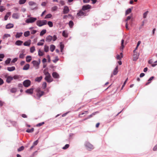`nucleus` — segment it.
I'll return each instance as SVG.
<instances>
[{
    "label": "nucleus",
    "mask_w": 157,
    "mask_h": 157,
    "mask_svg": "<svg viewBox=\"0 0 157 157\" xmlns=\"http://www.w3.org/2000/svg\"><path fill=\"white\" fill-rule=\"evenodd\" d=\"M44 75H45V80L48 82H51L53 81L50 74L45 69L44 71Z\"/></svg>",
    "instance_id": "obj_1"
},
{
    "label": "nucleus",
    "mask_w": 157,
    "mask_h": 157,
    "mask_svg": "<svg viewBox=\"0 0 157 157\" xmlns=\"http://www.w3.org/2000/svg\"><path fill=\"white\" fill-rule=\"evenodd\" d=\"M84 144L86 148L89 151H90L94 149L93 145L88 141L85 142Z\"/></svg>",
    "instance_id": "obj_2"
},
{
    "label": "nucleus",
    "mask_w": 157,
    "mask_h": 157,
    "mask_svg": "<svg viewBox=\"0 0 157 157\" xmlns=\"http://www.w3.org/2000/svg\"><path fill=\"white\" fill-rule=\"evenodd\" d=\"M47 24L46 20H38L36 21V25L39 27H41Z\"/></svg>",
    "instance_id": "obj_3"
},
{
    "label": "nucleus",
    "mask_w": 157,
    "mask_h": 157,
    "mask_svg": "<svg viewBox=\"0 0 157 157\" xmlns=\"http://www.w3.org/2000/svg\"><path fill=\"white\" fill-rule=\"evenodd\" d=\"M37 20L36 17H30L27 19L25 21L26 23L29 24L30 23H33L35 22Z\"/></svg>",
    "instance_id": "obj_4"
},
{
    "label": "nucleus",
    "mask_w": 157,
    "mask_h": 157,
    "mask_svg": "<svg viewBox=\"0 0 157 157\" xmlns=\"http://www.w3.org/2000/svg\"><path fill=\"white\" fill-rule=\"evenodd\" d=\"M36 96L39 99L41 96L43 95L44 94V91H41L40 88H37L36 90Z\"/></svg>",
    "instance_id": "obj_5"
},
{
    "label": "nucleus",
    "mask_w": 157,
    "mask_h": 157,
    "mask_svg": "<svg viewBox=\"0 0 157 157\" xmlns=\"http://www.w3.org/2000/svg\"><path fill=\"white\" fill-rule=\"evenodd\" d=\"M32 63L33 64V66L35 67L36 69H37L39 68V65L40 63V61L39 62L36 60H34L32 61Z\"/></svg>",
    "instance_id": "obj_6"
},
{
    "label": "nucleus",
    "mask_w": 157,
    "mask_h": 157,
    "mask_svg": "<svg viewBox=\"0 0 157 157\" xmlns=\"http://www.w3.org/2000/svg\"><path fill=\"white\" fill-rule=\"evenodd\" d=\"M86 15V13L83 11V10H81L77 13V16L78 17H81L82 16H84Z\"/></svg>",
    "instance_id": "obj_7"
},
{
    "label": "nucleus",
    "mask_w": 157,
    "mask_h": 157,
    "mask_svg": "<svg viewBox=\"0 0 157 157\" xmlns=\"http://www.w3.org/2000/svg\"><path fill=\"white\" fill-rule=\"evenodd\" d=\"M31 82L29 80H25L23 82V85L25 87H28L30 86Z\"/></svg>",
    "instance_id": "obj_8"
},
{
    "label": "nucleus",
    "mask_w": 157,
    "mask_h": 157,
    "mask_svg": "<svg viewBox=\"0 0 157 157\" xmlns=\"http://www.w3.org/2000/svg\"><path fill=\"white\" fill-rule=\"evenodd\" d=\"M133 60L134 61H136L138 58L139 54L137 52H135V50L133 51Z\"/></svg>",
    "instance_id": "obj_9"
},
{
    "label": "nucleus",
    "mask_w": 157,
    "mask_h": 157,
    "mask_svg": "<svg viewBox=\"0 0 157 157\" xmlns=\"http://www.w3.org/2000/svg\"><path fill=\"white\" fill-rule=\"evenodd\" d=\"M69 11V9L68 7L67 6H65L64 7L63 9V14L67 13Z\"/></svg>",
    "instance_id": "obj_10"
},
{
    "label": "nucleus",
    "mask_w": 157,
    "mask_h": 157,
    "mask_svg": "<svg viewBox=\"0 0 157 157\" xmlns=\"http://www.w3.org/2000/svg\"><path fill=\"white\" fill-rule=\"evenodd\" d=\"M29 6H36L34 8L32 9V10L37 9V5H36V3L34 2L33 1L29 2Z\"/></svg>",
    "instance_id": "obj_11"
},
{
    "label": "nucleus",
    "mask_w": 157,
    "mask_h": 157,
    "mask_svg": "<svg viewBox=\"0 0 157 157\" xmlns=\"http://www.w3.org/2000/svg\"><path fill=\"white\" fill-rule=\"evenodd\" d=\"M91 6L89 5L83 6H82V10L84 11L87 10L90 8Z\"/></svg>",
    "instance_id": "obj_12"
},
{
    "label": "nucleus",
    "mask_w": 157,
    "mask_h": 157,
    "mask_svg": "<svg viewBox=\"0 0 157 157\" xmlns=\"http://www.w3.org/2000/svg\"><path fill=\"white\" fill-rule=\"evenodd\" d=\"M12 17L14 19H18L19 18L20 15L17 13H14L12 14Z\"/></svg>",
    "instance_id": "obj_13"
},
{
    "label": "nucleus",
    "mask_w": 157,
    "mask_h": 157,
    "mask_svg": "<svg viewBox=\"0 0 157 157\" xmlns=\"http://www.w3.org/2000/svg\"><path fill=\"white\" fill-rule=\"evenodd\" d=\"M52 36H51L49 35L46 38L45 40L47 42H49L52 40Z\"/></svg>",
    "instance_id": "obj_14"
},
{
    "label": "nucleus",
    "mask_w": 157,
    "mask_h": 157,
    "mask_svg": "<svg viewBox=\"0 0 157 157\" xmlns=\"http://www.w3.org/2000/svg\"><path fill=\"white\" fill-rule=\"evenodd\" d=\"M13 24L11 23H9L6 25V29H10L13 28Z\"/></svg>",
    "instance_id": "obj_15"
},
{
    "label": "nucleus",
    "mask_w": 157,
    "mask_h": 157,
    "mask_svg": "<svg viewBox=\"0 0 157 157\" xmlns=\"http://www.w3.org/2000/svg\"><path fill=\"white\" fill-rule=\"evenodd\" d=\"M25 92L27 94H33V89L31 88L29 89H27L25 91Z\"/></svg>",
    "instance_id": "obj_16"
},
{
    "label": "nucleus",
    "mask_w": 157,
    "mask_h": 157,
    "mask_svg": "<svg viewBox=\"0 0 157 157\" xmlns=\"http://www.w3.org/2000/svg\"><path fill=\"white\" fill-rule=\"evenodd\" d=\"M13 79V78L11 76H8L6 79V82L8 83H10Z\"/></svg>",
    "instance_id": "obj_17"
},
{
    "label": "nucleus",
    "mask_w": 157,
    "mask_h": 157,
    "mask_svg": "<svg viewBox=\"0 0 157 157\" xmlns=\"http://www.w3.org/2000/svg\"><path fill=\"white\" fill-rule=\"evenodd\" d=\"M7 70L9 71H12L15 70V67L14 66L8 67H7Z\"/></svg>",
    "instance_id": "obj_18"
},
{
    "label": "nucleus",
    "mask_w": 157,
    "mask_h": 157,
    "mask_svg": "<svg viewBox=\"0 0 157 157\" xmlns=\"http://www.w3.org/2000/svg\"><path fill=\"white\" fill-rule=\"evenodd\" d=\"M53 77L55 78H58L59 77V75L56 72H53L52 74Z\"/></svg>",
    "instance_id": "obj_19"
},
{
    "label": "nucleus",
    "mask_w": 157,
    "mask_h": 157,
    "mask_svg": "<svg viewBox=\"0 0 157 157\" xmlns=\"http://www.w3.org/2000/svg\"><path fill=\"white\" fill-rule=\"evenodd\" d=\"M118 66H117L116 67L114 68L113 71V74L114 75H116L118 73Z\"/></svg>",
    "instance_id": "obj_20"
},
{
    "label": "nucleus",
    "mask_w": 157,
    "mask_h": 157,
    "mask_svg": "<svg viewBox=\"0 0 157 157\" xmlns=\"http://www.w3.org/2000/svg\"><path fill=\"white\" fill-rule=\"evenodd\" d=\"M23 42L21 40H17L15 43V44L17 45L20 46L22 45Z\"/></svg>",
    "instance_id": "obj_21"
},
{
    "label": "nucleus",
    "mask_w": 157,
    "mask_h": 157,
    "mask_svg": "<svg viewBox=\"0 0 157 157\" xmlns=\"http://www.w3.org/2000/svg\"><path fill=\"white\" fill-rule=\"evenodd\" d=\"M32 60V57L31 56H27L26 58V60L27 62H29Z\"/></svg>",
    "instance_id": "obj_22"
},
{
    "label": "nucleus",
    "mask_w": 157,
    "mask_h": 157,
    "mask_svg": "<svg viewBox=\"0 0 157 157\" xmlns=\"http://www.w3.org/2000/svg\"><path fill=\"white\" fill-rule=\"evenodd\" d=\"M153 63V60L152 59H150L148 61V63L150 64H151V66L152 67H155L157 65V64H152V63Z\"/></svg>",
    "instance_id": "obj_23"
},
{
    "label": "nucleus",
    "mask_w": 157,
    "mask_h": 157,
    "mask_svg": "<svg viewBox=\"0 0 157 157\" xmlns=\"http://www.w3.org/2000/svg\"><path fill=\"white\" fill-rule=\"evenodd\" d=\"M98 113V112H94L92 114H90L89 116L86 119H85L84 120H86L87 119L90 118H91V117H92L93 116L95 115L97 113Z\"/></svg>",
    "instance_id": "obj_24"
},
{
    "label": "nucleus",
    "mask_w": 157,
    "mask_h": 157,
    "mask_svg": "<svg viewBox=\"0 0 157 157\" xmlns=\"http://www.w3.org/2000/svg\"><path fill=\"white\" fill-rule=\"evenodd\" d=\"M29 64H27L24 66L23 69L25 70H28L29 68Z\"/></svg>",
    "instance_id": "obj_25"
},
{
    "label": "nucleus",
    "mask_w": 157,
    "mask_h": 157,
    "mask_svg": "<svg viewBox=\"0 0 157 157\" xmlns=\"http://www.w3.org/2000/svg\"><path fill=\"white\" fill-rule=\"evenodd\" d=\"M22 53L20 54L19 56V57L21 59H23L24 58L25 55L24 54V53L25 52V51L24 50H23L21 51Z\"/></svg>",
    "instance_id": "obj_26"
},
{
    "label": "nucleus",
    "mask_w": 157,
    "mask_h": 157,
    "mask_svg": "<svg viewBox=\"0 0 157 157\" xmlns=\"http://www.w3.org/2000/svg\"><path fill=\"white\" fill-rule=\"evenodd\" d=\"M23 33L22 32L17 33L15 37L17 38H19L21 36Z\"/></svg>",
    "instance_id": "obj_27"
},
{
    "label": "nucleus",
    "mask_w": 157,
    "mask_h": 157,
    "mask_svg": "<svg viewBox=\"0 0 157 157\" xmlns=\"http://www.w3.org/2000/svg\"><path fill=\"white\" fill-rule=\"evenodd\" d=\"M10 14H11L10 12H9L6 13V14L5 16V17H4L5 20L6 21L7 20L8 17L10 16Z\"/></svg>",
    "instance_id": "obj_28"
},
{
    "label": "nucleus",
    "mask_w": 157,
    "mask_h": 157,
    "mask_svg": "<svg viewBox=\"0 0 157 157\" xmlns=\"http://www.w3.org/2000/svg\"><path fill=\"white\" fill-rule=\"evenodd\" d=\"M11 59L10 58H8L5 61V64L6 65H7L9 64L11 61Z\"/></svg>",
    "instance_id": "obj_29"
},
{
    "label": "nucleus",
    "mask_w": 157,
    "mask_h": 157,
    "mask_svg": "<svg viewBox=\"0 0 157 157\" xmlns=\"http://www.w3.org/2000/svg\"><path fill=\"white\" fill-rule=\"evenodd\" d=\"M154 77L153 76H152L150 77L148 80V82H147L146 84V85H147L150 83L151 82V81L153 79Z\"/></svg>",
    "instance_id": "obj_30"
},
{
    "label": "nucleus",
    "mask_w": 157,
    "mask_h": 157,
    "mask_svg": "<svg viewBox=\"0 0 157 157\" xmlns=\"http://www.w3.org/2000/svg\"><path fill=\"white\" fill-rule=\"evenodd\" d=\"M124 43V40L122 39L121 41V46L120 48V50L122 51L124 48V46L123 45Z\"/></svg>",
    "instance_id": "obj_31"
},
{
    "label": "nucleus",
    "mask_w": 157,
    "mask_h": 157,
    "mask_svg": "<svg viewBox=\"0 0 157 157\" xmlns=\"http://www.w3.org/2000/svg\"><path fill=\"white\" fill-rule=\"evenodd\" d=\"M46 32V29L42 30L40 32V36H43Z\"/></svg>",
    "instance_id": "obj_32"
},
{
    "label": "nucleus",
    "mask_w": 157,
    "mask_h": 157,
    "mask_svg": "<svg viewBox=\"0 0 157 157\" xmlns=\"http://www.w3.org/2000/svg\"><path fill=\"white\" fill-rule=\"evenodd\" d=\"M42 78V76H41L39 77H37L36 78L35 81L36 82H40V81Z\"/></svg>",
    "instance_id": "obj_33"
},
{
    "label": "nucleus",
    "mask_w": 157,
    "mask_h": 157,
    "mask_svg": "<svg viewBox=\"0 0 157 157\" xmlns=\"http://www.w3.org/2000/svg\"><path fill=\"white\" fill-rule=\"evenodd\" d=\"M55 48V46L53 45H52L50 46V50L52 52H53Z\"/></svg>",
    "instance_id": "obj_34"
},
{
    "label": "nucleus",
    "mask_w": 157,
    "mask_h": 157,
    "mask_svg": "<svg viewBox=\"0 0 157 157\" xmlns=\"http://www.w3.org/2000/svg\"><path fill=\"white\" fill-rule=\"evenodd\" d=\"M30 32L29 31L25 32L24 33V36L25 37H27L30 35Z\"/></svg>",
    "instance_id": "obj_35"
},
{
    "label": "nucleus",
    "mask_w": 157,
    "mask_h": 157,
    "mask_svg": "<svg viewBox=\"0 0 157 157\" xmlns=\"http://www.w3.org/2000/svg\"><path fill=\"white\" fill-rule=\"evenodd\" d=\"M10 37V35L9 34H5L3 36L2 38L3 39H5L8 37Z\"/></svg>",
    "instance_id": "obj_36"
},
{
    "label": "nucleus",
    "mask_w": 157,
    "mask_h": 157,
    "mask_svg": "<svg viewBox=\"0 0 157 157\" xmlns=\"http://www.w3.org/2000/svg\"><path fill=\"white\" fill-rule=\"evenodd\" d=\"M6 9L3 6H0V12H2L4 11Z\"/></svg>",
    "instance_id": "obj_37"
},
{
    "label": "nucleus",
    "mask_w": 157,
    "mask_h": 157,
    "mask_svg": "<svg viewBox=\"0 0 157 157\" xmlns=\"http://www.w3.org/2000/svg\"><path fill=\"white\" fill-rule=\"evenodd\" d=\"M34 131V129L33 128H32L31 129H28L26 130V132L28 133H31L33 132Z\"/></svg>",
    "instance_id": "obj_38"
},
{
    "label": "nucleus",
    "mask_w": 157,
    "mask_h": 157,
    "mask_svg": "<svg viewBox=\"0 0 157 157\" xmlns=\"http://www.w3.org/2000/svg\"><path fill=\"white\" fill-rule=\"evenodd\" d=\"M49 50V47L48 46L45 45L44 47V51L46 52H48Z\"/></svg>",
    "instance_id": "obj_39"
},
{
    "label": "nucleus",
    "mask_w": 157,
    "mask_h": 157,
    "mask_svg": "<svg viewBox=\"0 0 157 157\" xmlns=\"http://www.w3.org/2000/svg\"><path fill=\"white\" fill-rule=\"evenodd\" d=\"M132 9L131 8H129L125 12V14L126 15H127V14L130 13Z\"/></svg>",
    "instance_id": "obj_40"
},
{
    "label": "nucleus",
    "mask_w": 157,
    "mask_h": 157,
    "mask_svg": "<svg viewBox=\"0 0 157 157\" xmlns=\"http://www.w3.org/2000/svg\"><path fill=\"white\" fill-rule=\"evenodd\" d=\"M63 36L65 37H67L68 36L67 34L66 33L65 31H63L62 33Z\"/></svg>",
    "instance_id": "obj_41"
},
{
    "label": "nucleus",
    "mask_w": 157,
    "mask_h": 157,
    "mask_svg": "<svg viewBox=\"0 0 157 157\" xmlns=\"http://www.w3.org/2000/svg\"><path fill=\"white\" fill-rule=\"evenodd\" d=\"M52 15L51 14H47L44 17L45 19L49 18L52 17Z\"/></svg>",
    "instance_id": "obj_42"
},
{
    "label": "nucleus",
    "mask_w": 157,
    "mask_h": 157,
    "mask_svg": "<svg viewBox=\"0 0 157 157\" xmlns=\"http://www.w3.org/2000/svg\"><path fill=\"white\" fill-rule=\"evenodd\" d=\"M30 44V43L28 41L25 42L23 44L25 46H29Z\"/></svg>",
    "instance_id": "obj_43"
},
{
    "label": "nucleus",
    "mask_w": 157,
    "mask_h": 157,
    "mask_svg": "<svg viewBox=\"0 0 157 157\" xmlns=\"http://www.w3.org/2000/svg\"><path fill=\"white\" fill-rule=\"evenodd\" d=\"M38 53L39 56H42L44 55V52H42L40 50H39L38 51Z\"/></svg>",
    "instance_id": "obj_44"
},
{
    "label": "nucleus",
    "mask_w": 157,
    "mask_h": 157,
    "mask_svg": "<svg viewBox=\"0 0 157 157\" xmlns=\"http://www.w3.org/2000/svg\"><path fill=\"white\" fill-rule=\"evenodd\" d=\"M26 0H20L19 1V3L20 4H24Z\"/></svg>",
    "instance_id": "obj_45"
},
{
    "label": "nucleus",
    "mask_w": 157,
    "mask_h": 157,
    "mask_svg": "<svg viewBox=\"0 0 157 157\" xmlns=\"http://www.w3.org/2000/svg\"><path fill=\"white\" fill-rule=\"evenodd\" d=\"M69 25L70 26V28H71L73 27V25H74L73 22L72 21H70L69 22Z\"/></svg>",
    "instance_id": "obj_46"
},
{
    "label": "nucleus",
    "mask_w": 157,
    "mask_h": 157,
    "mask_svg": "<svg viewBox=\"0 0 157 157\" xmlns=\"http://www.w3.org/2000/svg\"><path fill=\"white\" fill-rule=\"evenodd\" d=\"M148 13V11H147L144 13L143 17L144 18H145L147 17V15Z\"/></svg>",
    "instance_id": "obj_47"
},
{
    "label": "nucleus",
    "mask_w": 157,
    "mask_h": 157,
    "mask_svg": "<svg viewBox=\"0 0 157 157\" xmlns=\"http://www.w3.org/2000/svg\"><path fill=\"white\" fill-rule=\"evenodd\" d=\"M5 56L3 54H0V61L2 60V59Z\"/></svg>",
    "instance_id": "obj_48"
},
{
    "label": "nucleus",
    "mask_w": 157,
    "mask_h": 157,
    "mask_svg": "<svg viewBox=\"0 0 157 157\" xmlns=\"http://www.w3.org/2000/svg\"><path fill=\"white\" fill-rule=\"evenodd\" d=\"M48 24L50 27H52L53 26L52 22L51 21H49L48 22Z\"/></svg>",
    "instance_id": "obj_49"
},
{
    "label": "nucleus",
    "mask_w": 157,
    "mask_h": 157,
    "mask_svg": "<svg viewBox=\"0 0 157 157\" xmlns=\"http://www.w3.org/2000/svg\"><path fill=\"white\" fill-rule=\"evenodd\" d=\"M35 48L34 46H33L30 48V52L31 53H33L35 51Z\"/></svg>",
    "instance_id": "obj_50"
},
{
    "label": "nucleus",
    "mask_w": 157,
    "mask_h": 157,
    "mask_svg": "<svg viewBox=\"0 0 157 157\" xmlns=\"http://www.w3.org/2000/svg\"><path fill=\"white\" fill-rule=\"evenodd\" d=\"M17 91V89L16 88H13L10 90V92L12 93H14Z\"/></svg>",
    "instance_id": "obj_51"
},
{
    "label": "nucleus",
    "mask_w": 157,
    "mask_h": 157,
    "mask_svg": "<svg viewBox=\"0 0 157 157\" xmlns=\"http://www.w3.org/2000/svg\"><path fill=\"white\" fill-rule=\"evenodd\" d=\"M24 148V147L23 146H21L17 150L18 151H20L23 150Z\"/></svg>",
    "instance_id": "obj_52"
},
{
    "label": "nucleus",
    "mask_w": 157,
    "mask_h": 157,
    "mask_svg": "<svg viewBox=\"0 0 157 157\" xmlns=\"http://www.w3.org/2000/svg\"><path fill=\"white\" fill-rule=\"evenodd\" d=\"M69 145L68 144H66L63 147V149H64V150L66 149L69 147Z\"/></svg>",
    "instance_id": "obj_53"
},
{
    "label": "nucleus",
    "mask_w": 157,
    "mask_h": 157,
    "mask_svg": "<svg viewBox=\"0 0 157 157\" xmlns=\"http://www.w3.org/2000/svg\"><path fill=\"white\" fill-rule=\"evenodd\" d=\"M38 142H39L38 140H36V141H34L33 142V146H34L38 144Z\"/></svg>",
    "instance_id": "obj_54"
},
{
    "label": "nucleus",
    "mask_w": 157,
    "mask_h": 157,
    "mask_svg": "<svg viewBox=\"0 0 157 157\" xmlns=\"http://www.w3.org/2000/svg\"><path fill=\"white\" fill-rule=\"evenodd\" d=\"M59 59L57 56H56L55 57V59L53 60V62L54 63H56L57 61L59 60Z\"/></svg>",
    "instance_id": "obj_55"
},
{
    "label": "nucleus",
    "mask_w": 157,
    "mask_h": 157,
    "mask_svg": "<svg viewBox=\"0 0 157 157\" xmlns=\"http://www.w3.org/2000/svg\"><path fill=\"white\" fill-rule=\"evenodd\" d=\"M18 58H14L11 61V62L13 63H14L16 62Z\"/></svg>",
    "instance_id": "obj_56"
},
{
    "label": "nucleus",
    "mask_w": 157,
    "mask_h": 157,
    "mask_svg": "<svg viewBox=\"0 0 157 157\" xmlns=\"http://www.w3.org/2000/svg\"><path fill=\"white\" fill-rule=\"evenodd\" d=\"M88 113V111H85L83 113H81V114H79V117H81L80 116H81V115H83V114H87Z\"/></svg>",
    "instance_id": "obj_57"
},
{
    "label": "nucleus",
    "mask_w": 157,
    "mask_h": 157,
    "mask_svg": "<svg viewBox=\"0 0 157 157\" xmlns=\"http://www.w3.org/2000/svg\"><path fill=\"white\" fill-rule=\"evenodd\" d=\"M44 124V122H42L40 123H39L38 124L36 125V126L37 127H40V126H42Z\"/></svg>",
    "instance_id": "obj_58"
},
{
    "label": "nucleus",
    "mask_w": 157,
    "mask_h": 157,
    "mask_svg": "<svg viewBox=\"0 0 157 157\" xmlns=\"http://www.w3.org/2000/svg\"><path fill=\"white\" fill-rule=\"evenodd\" d=\"M13 78L14 79H18L19 78V76L17 75H15L14 76Z\"/></svg>",
    "instance_id": "obj_59"
},
{
    "label": "nucleus",
    "mask_w": 157,
    "mask_h": 157,
    "mask_svg": "<svg viewBox=\"0 0 157 157\" xmlns=\"http://www.w3.org/2000/svg\"><path fill=\"white\" fill-rule=\"evenodd\" d=\"M57 37L55 35L53 36V37H52V40L53 41H55L57 39Z\"/></svg>",
    "instance_id": "obj_60"
},
{
    "label": "nucleus",
    "mask_w": 157,
    "mask_h": 157,
    "mask_svg": "<svg viewBox=\"0 0 157 157\" xmlns=\"http://www.w3.org/2000/svg\"><path fill=\"white\" fill-rule=\"evenodd\" d=\"M122 57H121L120 55H117V59L120 60L121 59V58Z\"/></svg>",
    "instance_id": "obj_61"
},
{
    "label": "nucleus",
    "mask_w": 157,
    "mask_h": 157,
    "mask_svg": "<svg viewBox=\"0 0 157 157\" xmlns=\"http://www.w3.org/2000/svg\"><path fill=\"white\" fill-rule=\"evenodd\" d=\"M37 31L36 30H32L31 31V33L32 34H35V33H36V32Z\"/></svg>",
    "instance_id": "obj_62"
},
{
    "label": "nucleus",
    "mask_w": 157,
    "mask_h": 157,
    "mask_svg": "<svg viewBox=\"0 0 157 157\" xmlns=\"http://www.w3.org/2000/svg\"><path fill=\"white\" fill-rule=\"evenodd\" d=\"M59 3L62 5H63L65 4L64 2L63 1L61 0L59 2Z\"/></svg>",
    "instance_id": "obj_63"
},
{
    "label": "nucleus",
    "mask_w": 157,
    "mask_h": 157,
    "mask_svg": "<svg viewBox=\"0 0 157 157\" xmlns=\"http://www.w3.org/2000/svg\"><path fill=\"white\" fill-rule=\"evenodd\" d=\"M153 150L154 151H157V144L153 148Z\"/></svg>",
    "instance_id": "obj_64"
}]
</instances>
